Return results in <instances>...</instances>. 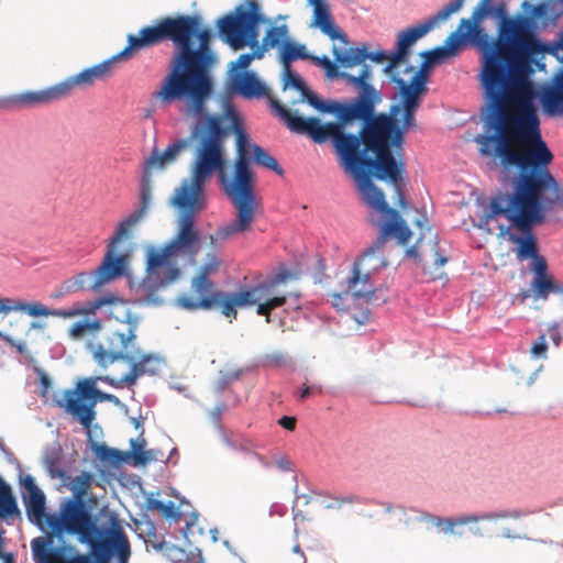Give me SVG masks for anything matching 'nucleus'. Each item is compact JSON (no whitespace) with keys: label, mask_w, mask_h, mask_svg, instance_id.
<instances>
[{"label":"nucleus","mask_w":563,"mask_h":563,"mask_svg":"<svg viewBox=\"0 0 563 563\" xmlns=\"http://www.w3.org/2000/svg\"><path fill=\"white\" fill-rule=\"evenodd\" d=\"M542 52L536 25L499 26L497 40L483 52L484 132L474 139L483 157L518 170L511 192L490 199L479 227L505 217L517 231L509 233L517 260L532 263L543 257L533 228L549 212L563 209V187L549 169L554 156L542 137L537 92L528 78L532 58Z\"/></svg>","instance_id":"obj_1"},{"label":"nucleus","mask_w":563,"mask_h":563,"mask_svg":"<svg viewBox=\"0 0 563 563\" xmlns=\"http://www.w3.org/2000/svg\"><path fill=\"white\" fill-rule=\"evenodd\" d=\"M210 41L211 31L201 27V19H178V100L186 103L187 114L197 119L191 130L196 145L190 173L178 185V257H187L191 263H196L202 244L195 222L207 208L206 186L213 174L236 209L235 219L218 229L217 239L228 240L249 232L258 207L244 134L238 131L239 157L229 176L224 147L229 130L223 128L222 117L207 112L206 104L213 91L214 55Z\"/></svg>","instance_id":"obj_2"},{"label":"nucleus","mask_w":563,"mask_h":563,"mask_svg":"<svg viewBox=\"0 0 563 563\" xmlns=\"http://www.w3.org/2000/svg\"><path fill=\"white\" fill-rule=\"evenodd\" d=\"M351 80L364 86V91L352 99L353 114L349 124L354 120H361L363 126L358 134L346 133L341 130L333 147L339 156L340 164L351 174L360 191L361 199H376V203H383L385 195L373 183V177L378 180H387L398 195L397 205L405 209L407 202L401 192L405 164L401 158L404 129H399L396 114L400 106H393L390 113L375 114V107L380 102L379 92L368 82L371 69L364 66L358 78Z\"/></svg>","instance_id":"obj_3"},{"label":"nucleus","mask_w":563,"mask_h":563,"mask_svg":"<svg viewBox=\"0 0 563 563\" xmlns=\"http://www.w3.org/2000/svg\"><path fill=\"white\" fill-rule=\"evenodd\" d=\"M295 277L288 269L282 268L256 286L224 291L218 289L210 278L194 276L190 290L178 297V306L189 311L217 310L230 323L236 320L239 309L256 306V313L271 322L272 311L287 301V295L277 291V287Z\"/></svg>","instance_id":"obj_4"},{"label":"nucleus","mask_w":563,"mask_h":563,"mask_svg":"<svg viewBox=\"0 0 563 563\" xmlns=\"http://www.w3.org/2000/svg\"><path fill=\"white\" fill-rule=\"evenodd\" d=\"M176 161V141H170L164 150L154 146L147 157L144 158L141 168L140 178V206L131 212L125 219L118 223V227L110 238L106 254L100 265L93 271V280L90 287L100 289L117 278L125 275L130 265V254L120 253L119 245L123 241L130 240L133 230L145 218L151 199L152 184L167 172Z\"/></svg>","instance_id":"obj_5"},{"label":"nucleus","mask_w":563,"mask_h":563,"mask_svg":"<svg viewBox=\"0 0 563 563\" xmlns=\"http://www.w3.org/2000/svg\"><path fill=\"white\" fill-rule=\"evenodd\" d=\"M301 93L311 107L321 112L334 114L336 121L322 123L320 119L314 117L303 118L297 115L285 106L280 104L278 100L269 97L271 107L290 131L297 134L308 135L317 144L331 141L333 145L341 130H346L349 126V119L354 111L351 110L352 100L349 102L322 101L317 93L309 90L307 87L301 90Z\"/></svg>","instance_id":"obj_6"},{"label":"nucleus","mask_w":563,"mask_h":563,"mask_svg":"<svg viewBox=\"0 0 563 563\" xmlns=\"http://www.w3.org/2000/svg\"><path fill=\"white\" fill-rule=\"evenodd\" d=\"M35 563H128L131 548L124 531L112 530L108 538L82 554L70 545L53 544L52 537H37L31 541Z\"/></svg>","instance_id":"obj_7"},{"label":"nucleus","mask_w":563,"mask_h":563,"mask_svg":"<svg viewBox=\"0 0 563 563\" xmlns=\"http://www.w3.org/2000/svg\"><path fill=\"white\" fill-rule=\"evenodd\" d=\"M144 277L139 282L130 280L131 288L139 301L146 305H159V292L176 279V238L164 245L144 247Z\"/></svg>","instance_id":"obj_8"},{"label":"nucleus","mask_w":563,"mask_h":563,"mask_svg":"<svg viewBox=\"0 0 563 563\" xmlns=\"http://www.w3.org/2000/svg\"><path fill=\"white\" fill-rule=\"evenodd\" d=\"M362 201L383 217V221H377L374 218L369 219L372 224L379 229V234L353 264L362 273L365 272V275L373 276L388 264L384 257V246L388 238H395L398 244L406 245L411 238V231L399 212L390 208L386 200H383L382 205L376 203V199L367 198L362 199Z\"/></svg>","instance_id":"obj_9"},{"label":"nucleus","mask_w":563,"mask_h":563,"mask_svg":"<svg viewBox=\"0 0 563 563\" xmlns=\"http://www.w3.org/2000/svg\"><path fill=\"white\" fill-rule=\"evenodd\" d=\"M49 528L56 532H67L78 537V541L90 547L102 542L108 538L110 531H124L115 516L110 517V527L100 529L81 499H66L58 516L47 518Z\"/></svg>","instance_id":"obj_10"},{"label":"nucleus","mask_w":563,"mask_h":563,"mask_svg":"<svg viewBox=\"0 0 563 563\" xmlns=\"http://www.w3.org/2000/svg\"><path fill=\"white\" fill-rule=\"evenodd\" d=\"M264 21V16L260 12V5L256 1L251 0L246 5L241 4L235 10L217 22L219 34L234 49H241L245 46L254 48L253 59L262 58L264 53L269 48L258 45V24Z\"/></svg>","instance_id":"obj_11"},{"label":"nucleus","mask_w":563,"mask_h":563,"mask_svg":"<svg viewBox=\"0 0 563 563\" xmlns=\"http://www.w3.org/2000/svg\"><path fill=\"white\" fill-rule=\"evenodd\" d=\"M492 12L493 0H479L472 12V18L462 19L459 29L446 37L443 46L421 53L423 58L422 69L456 56L466 37L478 34L481 32L479 23Z\"/></svg>","instance_id":"obj_12"},{"label":"nucleus","mask_w":563,"mask_h":563,"mask_svg":"<svg viewBox=\"0 0 563 563\" xmlns=\"http://www.w3.org/2000/svg\"><path fill=\"white\" fill-rule=\"evenodd\" d=\"M95 379H84L77 384L76 389H65L60 398L55 397L58 407L78 419L84 428H90L95 417V406L98 399H104L107 395L96 388Z\"/></svg>","instance_id":"obj_13"},{"label":"nucleus","mask_w":563,"mask_h":563,"mask_svg":"<svg viewBox=\"0 0 563 563\" xmlns=\"http://www.w3.org/2000/svg\"><path fill=\"white\" fill-rule=\"evenodd\" d=\"M178 531L184 539V544L178 545V562L203 563L200 544L205 537V531L199 523V514L189 501L179 496Z\"/></svg>","instance_id":"obj_14"},{"label":"nucleus","mask_w":563,"mask_h":563,"mask_svg":"<svg viewBox=\"0 0 563 563\" xmlns=\"http://www.w3.org/2000/svg\"><path fill=\"white\" fill-rule=\"evenodd\" d=\"M47 324L42 321L27 322L22 316L8 319L0 329V340L16 352H26L40 341L48 339Z\"/></svg>","instance_id":"obj_15"},{"label":"nucleus","mask_w":563,"mask_h":563,"mask_svg":"<svg viewBox=\"0 0 563 563\" xmlns=\"http://www.w3.org/2000/svg\"><path fill=\"white\" fill-rule=\"evenodd\" d=\"M165 41L176 43V16H167L155 25L142 27L137 35H128V45L118 53V57L130 59L134 52L155 46Z\"/></svg>","instance_id":"obj_16"},{"label":"nucleus","mask_w":563,"mask_h":563,"mask_svg":"<svg viewBox=\"0 0 563 563\" xmlns=\"http://www.w3.org/2000/svg\"><path fill=\"white\" fill-rule=\"evenodd\" d=\"M416 227L420 229V236L416 243L407 250V255L413 257L423 266L442 267L448 257L444 256L439 247L438 234L428 225V219L423 216L416 221Z\"/></svg>","instance_id":"obj_17"},{"label":"nucleus","mask_w":563,"mask_h":563,"mask_svg":"<svg viewBox=\"0 0 563 563\" xmlns=\"http://www.w3.org/2000/svg\"><path fill=\"white\" fill-rule=\"evenodd\" d=\"M442 14L441 8L434 15L430 16L423 23L408 27L398 34L397 51L390 54L389 63L384 68L385 74L391 75L394 68H396L400 62L407 59L409 48L412 44L430 32L438 23L443 22L451 16Z\"/></svg>","instance_id":"obj_18"},{"label":"nucleus","mask_w":563,"mask_h":563,"mask_svg":"<svg viewBox=\"0 0 563 563\" xmlns=\"http://www.w3.org/2000/svg\"><path fill=\"white\" fill-rule=\"evenodd\" d=\"M399 89V93L402 98V125L399 129H404V134L416 125L415 113L420 106V95L426 91V78L422 70L415 71L410 81L407 82L402 78L393 77Z\"/></svg>","instance_id":"obj_19"},{"label":"nucleus","mask_w":563,"mask_h":563,"mask_svg":"<svg viewBox=\"0 0 563 563\" xmlns=\"http://www.w3.org/2000/svg\"><path fill=\"white\" fill-rule=\"evenodd\" d=\"M119 60H124V58L118 57V54H115L100 64L86 68L74 76L67 77L65 80L59 82L64 97H68L78 88L91 87L96 81L107 79L112 75L113 66Z\"/></svg>","instance_id":"obj_20"},{"label":"nucleus","mask_w":563,"mask_h":563,"mask_svg":"<svg viewBox=\"0 0 563 563\" xmlns=\"http://www.w3.org/2000/svg\"><path fill=\"white\" fill-rule=\"evenodd\" d=\"M518 511H499L489 512L484 515H463L456 518H441L428 512H421L420 519L427 522H431L438 528H443L445 533L462 536V532H456L455 527L475 523L481 520H498L506 518H519Z\"/></svg>","instance_id":"obj_21"},{"label":"nucleus","mask_w":563,"mask_h":563,"mask_svg":"<svg viewBox=\"0 0 563 563\" xmlns=\"http://www.w3.org/2000/svg\"><path fill=\"white\" fill-rule=\"evenodd\" d=\"M97 362L100 364H114V363H125L130 365L129 372L125 374L118 376V377H111V376H104L100 377L101 380L110 384L114 387H123V386H131L133 385L137 377L142 375L144 369V362L150 361L151 354H143L144 358L140 363H134L132 357H129V354H93Z\"/></svg>","instance_id":"obj_22"},{"label":"nucleus","mask_w":563,"mask_h":563,"mask_svg":"<svg viewBox=\"0 0 563 563\" xmlns=\"http://www.w3.org/2000/svg\"><path fill=\"white\" fill-rule=\"evenodd\" d=\"M102 322L100 319H85L75 322L68 330L67 335L74 342L84 343L88 352H109L100 338Z\"/></svg>","instance_id":"obj_23"},{"label":"nucleus","mask_w":563,"mask_h":563,"mask_svg":"<svg viewBox=\"0 0 563 563\" xmlns=\"http://www.w3.org/2000/svg\"><path fill=\"white\" fill-rule=\"evenodd\" d=\"M332 54L334 56L335 62L344 67V68H352L356 65H362L363 67L366 66L364 62L366 59H371L375 63H382L384 60L389 62L390 55H387L384 52H375V53H368L367 46L363 44L361 47H349L341 49L336 46H333Z\"/></svg>","instance_id":"obj_24"},{"label":"nucleus","mask_w":563,"mask_h":563,"mask_svg":"<svg viewBox=\"0 0 563 563\" xmlns=\"http://www.w3.org/2000/svg\"><path fill=\"white\" fill-rule=\"evenodd\" d=\"M64 98L63 89L58 82L43 90L13 95L9 98V103L14 107L33 108L48 104Z\"/></svg>","instance_id":"obj_25"},{"label":"nucleus","mask_w":563,"mask_h":563,"mask_svg":"<svg viewBox=\"0 0 563 563\" xmlns=\"http://www.w3.org/2000/svg\"><path fill=\"white\" fill-rule=\"evenodd\" d=\"M311 5L313 7L311 25L320 29V31L331 40H340V42L346 46L349 44L347 36L333 21L328 2L325 0H319Z\"/></svg>","instance_id":"obj_26"},{"label":"nucleus","mask_w":563,"mask_h":563,"mask_svg":"<svg viewBox=\"0 0 563 563\" xmlns=\"http://www.w3.org/2000/svg\"><path fill=\"white\" fill-rule=\"evenodd\" d=\"M344 295L355 299L364 298L367 302L375 297V289L372 283V275L366 274L353 265L351 275L346 278Z\"/></svg>","instance_id":"obj_27"},{"label":"nucleus","mask_w":563,"mask_h":563,"mask_svg":"<svg viewBox=\"0 0 563 563\" xmlns=\"http://www.w3.org/2000/svg\"><path fill=\"white\" fill-rule=\"evenodd\" d=\"M23 486L27 492V498L24 499L27 517L40 525L45 518V495L30 475L24 477Z\"/></svg>","instance_id":"obj_28"},{"label":"nucleus","mask_w":563,"mask_h":563,"mask_svg":"<svg viewBox=\"0 0 563 563\" xmlns=\"http://www.w3.org/2000/svg\"><path fill=\"white\" fill-rule=\"evenodd\" d=\"M233 128H234L235 135H239L238 131H240L245 136L244 147L246 151V157H247L249 164H250V148H251L252 153H253V159L257 165H261L267 169H271L279 176L284 175V169L280 167L278 162L269 153H267L263 147H261L256 144H253V145L250 144L247 134L244 132L243 128L240 125V123L238 122L236 119L233 120ZM236 140H239V136H236ZM236 142H239V141H236ZM236 144H239V143H236ZM236 151L239 152V145H236ZM236 157H239V154L236 155ZM236 159L238 158H235V161ZM249 169L251 170L250 167H249Z\"/></svg>","instance_id":"obj_29"},{"label":"nucleus","mask_w":563,"mask_h":563,"mask_svg":"<svg viewBox=\"0 0 563 563\" xmlns=\"http://www.w3.org/2000/svg\"><path fill=\"white\" fill-rule=\"evenodd\" d=\"M543 109L551 117H563V70L554 78L541 98Z\"/></svg>","instance_id":"obj_30"},{"label":"nucleus","mask_w":563,"mask_h":563,"mask_svg":"<svg viewBox=\"0 0 563 563\" xmlns=\"http://www.w3.org/2000/svg\"><path fill=\"white\" fill-rule=\"evenodd\" d=\"M93 280V271L90 274L84 272L76 274L65 279L54 291L51 292L49 298L57 300L65 296L85 290L91 289L90 284Z\"/></svg>","instance_id":"obj_31"},{"label":"nucleus","mask_w":563,"mask_h":563,"mask_svg":"<svg viewBox=\"0 0 563 563\" xmlns=\"http://www.w3.org/2000/svg\"><path fill=\"white\" fill-rule=\"evenodd\" d=\"M234 86L245 98L268 97V89L252 71L235 76Z\"/></svg>","instance_id":"obj_32"},{"label":"nucleus","mask_w":563,"mask_h":563,"mask_svg":"<svg viewBox=\"0 0 563 563\" xmlns=\"http://www.w3.org/2000/svg\"><path fill=\"white\" fill-rule=\"evenodd\" d=\"M161 104H169L176 100V52L173 53L169 63V71L161 88L153 93Z\"/></svg>","instance_id":"obj_33"},{"label":"nucleus","mask_w":563,"mask_h":563,"mask_svg":"<svg viewBox=\"0 0 563 563\" xmlns=\"http://www.w3.org/2000/svg\"><path fill=\"white\" fill-rule=\"evenodd\" d=\"M562 341L563 322H555L547 329V332L541 333L538 341L531 346L530 352H547L549 349H558Z\"/></svg>","instance_id":"obj_34"},{"label":"nucleus","mask_w":563,"mask_h":563,"mask_svg":"<svg viewBox=\"0 0 563 563\" xmlns=\"http://www.w3.org/2000/svg\"><path fill=\"white\" fill-rule=\"evenodd\" d=\"M545 355L547 354H522V356L517 361V365L512 366V368L522 379L531 383L541 371V360Z\"/></svg>","instance_id":"obj_35"},{"label":"nucleus","mask_w":563,"mask_h":563,"mask_svg":"<svg viewBox=\"0 0 563 563\" xmlns=\"http://www.w3.org/2000/svg\"><path fill=\"white\" fill-rule=\"evenodd\" d=\"M311 62L317 65V66H320L322 67L324 70H325V74H327V77L329 78H334V77H340L344 80H346L350 85L356 87L360 89V91H364V86L361 85V84H357L353 80H351L350 78H358V76H353L349 73H345V71H339L338 69V66L332 63L328 56L323 55V56H312L311 57Z\"/></svg>","instance_id":"obj_36"},{"label":"nucleus","mask_w":563,"mask_h":563,"mask_svg":"<svg viewBox=\"0 0 563 563\" xmlns=\"http://www.w3.org/2000/svg\"><path fill=\"white\" fill-rule=\"evenodd\" d=\"M19 508L10 485L0 477V518L19 515Z\"/></svg>","instance_id":"obj_37"},{"label":"nucleus","mask_w":563,"mask_h":563,"mask_svg":"<svg viewBox=\"0 0 563 563\" xmlns=\"http://www.w3.org/2000/svg\"><path fill=\"white\" fill-rule=\"evenodd\" d=\"M280 62L284 68H289L290 63L296 59H310L312 55L308 54L306 46L302 44H296L291 41L285 42L280 49Z\"/></svg>","instance_id":"obj_38"},{"label":"nucleus","mask_w":563,"mask_h":563,"mask_svg":"<svg viewBox=\"0 0 563 563\" xmlns=\"http://www.w3.org/2000/svg\"><path fill=\"white\" fill-rule=\"evenodd\" d=\"M62 452L59 449L52 450L45 454L44 467L52 478H58L67 482L69 476L67 472L60 466Z\"/></svg>","instance_id":"obj_39"},{"label":"nucleus","mask_w":563,"mask_h":563,"mask_svg":"<svg viewBox=\"0 0 563 563\" xmlns=\"http://www.w3.org/2000/svg\"><path fill=\"white\" fill-rule=\"evenodd\" d=\"M288 35L289 31L286 24L272 26L267 30L266 35L263 37V42L269 49L278 47L280 51L284 43L289 41Z\"/></svg>","instance_id":"obj_40"},{"label":"nucleus","mask_w":563,"mask_h":563,"mask_svg":"<svg viewBox=\"0 0 563 563\" xmlns=\"http://www.w3.org/2000/svg\"><path fill=\"white\" fill-rule=\"evenodd\" d=\"M93 476L89 472H81L70 482V489L74 493L73 499H81L90 489Z\"/></svg>","instance_id":"obj_41"},{"label":"nucleus","mask_w":563,"mask_h":563,"mask_svg":"<svg viewBox=\"0 0 563 563\" xmlns=\"http://www.w3.org/2000/svg\"><path fill=\"white\" fill-rule=\"evenodd\" d=\"M136 334L135 327H129L126 332H114L112 341H117L119 346L125 352H139V347L135 346Z\"/></svg>","instance_id":"obj_42"},{"label":"nucleus","mask_w":563,"mask_h":563,"mask_svg":"<svg viewBox=\"0 0 563 563\" xmlns=\"http://www.w3.org/2000/svg\"><path fill=\"white\" fill-rule=\"evenodd\" d=\"M533 298L537 299H547L550 294H561L563 295V283H560L553 278L550 280L541 282L540 286L532 290Z\"/></svg>","instance_id":"obj_43"},{"label":"nucleus","mask_w":563,"mask_h":563,"mask_svg":"<svg viewBox=\"0 0 563 563\" xmlns=\"http://www.w3.org/2000/svg\"><path fill=\"white\" fill-rule=\"evenodd\" d=\"M531 271L534 276L531 282V290L540 286L541 282L550 280L553 276L548 271V263L544 257L537 258L536 263L531 264Z\"/></svg>","instance_id":"obj_44"},{"label":"nucleus","mask_w":563,"mask_h":563,"mask_svg":"<svg viewBox=\"0 0 563 563\" xmlns=\"http://www.w3.org/2000/svg\"><path fill=\"white\" fill-rule=\"evenodd\" d=\"M229 444L235 451L252 453L254 457H256L262 463L266 464L264 457L255 452L256 444L253 440L240 437L231 440Z\"/></svg>","instance_id":"obj_45"},{"label":"nucleus","mask_w":563,"mask_h":563,"mask_svg":"<svg viewBox=\"0 0 563 563\" xmlns=\"http://www.w3.org/2000/svg\"><path fill=\"white\" fill-rule=\"evenodd\" d=\"M93 312L95 308H85L79 305H75L68 309H51V317L70 319L78 316H87Z\"/></svg>","instance_id":"obj_46"},{"label":"nucleus","mask_w":563,"mask_h":563,"mask_svg":"<svg viewBox=\"0 0 563 563\" xmlns=\"http://www.w3.org/2000/svg\"><path fill=\"white\" fill-rule=\"evenodd\" d=\"M99 457L111 464H120L125 461V453L107 445H100L98 450Z\"/></svg>","instance_id":"obj_47"},{"label":"nucleus","mask_w":563,"mask_h":563,"mask_svg":"<svg viewBox=\"0 0 563 563\" xmlns=\"http://www.w3.org/2000/svg\"><path fill=\"white\" fill-rule=\"evenodd\" d=\"M20 311L31 317H51V309L37 301H23Z\"/></svg>","instance_id":"obj_48"},{"label":"nucleus","mask_w":563,"mask_h":563,"mask_svg":"<svg viewBox=\"0 0 563 563\" xmlns=\"http://www.w3.org/2000/svg\"><path fill=\"white\" fill-rule=\"evenodd\" d=\"M147 508L161 512L166 518L176 517V511L173 501L165 504L164 501H161L158 499L150 498L147 500Z\"/></svg>","instance_id":"obj_49"},{"label":"nucleus","mask_w":563,"mask_h":563,"mask_svg":"<svg viewBox=\"0 0 563 563\" xmlns=\"http://www.w3.org/2000/svg\"><path fill=\"white\" fill-rule=\"evenodd\" d=\"M220 264L221 263L216 255L209 254L206 262L202 266H200L195 276H203L205 278H210L211 275L218 272Z\"/></svg>","instance_id":"obj_50"},{"label":"nucleus","mask_w":563,"mask_h":563,"mask_svg":"<svg viewBox=\"0 0 563 563\" xmlns=\"http://www.w3.org/2000/svg\"><path fill=\"white\" fill-rule=\"evenodd\" d=\"M23 300L9 297H0V313L8 314L12 311H20Z\"/></svg>","instance_id":"obj_51"},{"label":"nucleus","mask_w":563,"mask_h":563,"mask_svg":"<svg viewBox=\"0 0 563 563\" xmlns=\"http://www.w3.org/2000/svg\"><path fill=\"white\" fill-rule=\"evenodd\" d=\"M285 80L286 85H291L297 90L301 91L306 88V85L301 77L298 74L291 71L290 67L285 68Z\"/></svg>","instance_id":"obj_52"},{"label":"nucleus","mask_w":563,"mask_h":563,"mask_svg":"<svg viewBox=\"0 0 563 563\" xmlns=\"http://www.w3.org/2000/svg\"><path fill=\"white\" fill-rule=\"evenodd\" d=\"M131 446L133 451V457L136 464H145L148 462L150 457L147 453L143 450V444L137 443L135 440H131Z\"/></svg>","instance_id":"obj_53"},{"label":"nucleus","mask_w":563,"mask_h":563,"mask_svg":"<svg viewBox=\"0 0 563 563\" xmlns=\"http://www.w3.org/2000/svg\"><path fill=\"white\" fill-rule=\"evenodd\" d=\"M465 0H451L449 3L442 7V15H452L457 12Z\"/></svg>","instance_id":"obj_54"},{"label":"nucleus","mask_w":563,"mask_h":563,"mask_svg":"<svg viewBox=\"0 0 563 563\" xmlns=\"http://www.w3.org/2000/svg\"><path fill=\"white\" fill-rule=\"evenodd\" d=\"M253 60V55L246 53L241 54L234 62L233 67L239 69H246Z\"/></svg>","instance_id":"obj_55"},{"label":"nucleus","mask_w":563,"mask_h":563,"mask_svg":"<svg viewBox=\"0 0 563 563\" xmlns=\"http://www.w3.org/2000/svg\"><path fill=\"white\" fill-rule=\"evenodd\" d=\"M278 424L289 431H292L296 428V418L284 416L278 420Z\"/></svg>","instance_id":"obj_56"},{"label":"nucleus","mask_w":563,"mask_h":563,"mask_svg":"<svg viewBox=\"0 0 563 563\" xmlns=\"http://www.w3.org/2000/svg\"><path fill=\"white\" fill-rule=\"evenodd\" d=\"M331 298H332L331 303L335 309H338V310L345 309L343 294H332Z\"/></svg>","instance_id":"obj_57"},{"label":"nucleus","mask_w":563,"mask_h":563,"mask_svg":"<svg viewBox=\"0 0 563 563\" xmlns=\"http://www.w3.org/2000/svg\"><path fill=\"white\" fill-rule=\"evenodd\" d=\"M222 374V380L224 383H230L232 380H235L238 379L241 374H242V371L241 369H236V371H227V372H221Z\"/></svg>","instance_id":"obj_58"},{"label":"nucleus","mask_w":563,"mask_h":563,"mask_svg":"<svg viewBox=\"0 0 563 563\" xmlns=\"http://www.w3.org/2000/svg\"><path fill=\"white\" fill-rule=\"evenodd\" d=\"M553 53L563 62V31L558 43L553 47Z\"/></svg>","instance_id":"obj_59"},{"label":"nucleus","mask_w":563,"mask_h":563,"mask_svg":"<svg viewBox=\"0 0 563 563\" xmlns=\"http://www.w3.org/2000/svg\"><path fill=\"white\" fill-rule=\"evenodd\" d=\"M404 402H406L412 407H424L427 401H426V398L423 396H421L418 398L404 400Z\"/></svg>","instance_id":"obj_60"},{"label":"nucleus","mask_w":563,"mask_h":563,"mask_svg":"<svg viewBox=\"0 0 563 563\" xmlns=\"http://www.w3.org/2000/svg\"><path fill=\"white\" fill-rule=\"evenodd\" d=\"M276 463L278 468L282 471H289L291 467V462L285 456L278 459Z\"/></svg>","instance_id":"obj_61"},{"label":"nucleus","mask_w":563,"mask_h":563,"mask_svg":"<svg viewBox=\"0 0 563 563\" xmlns=\"http://www.w3.org/2000/svg\"><path fill=\"white\" fill-rule=\"evenodd\" d=\"M503 537L507 539H520L522 536L520 532L507 528L503 531Z\"/></svg>","instance_id":"obj_62"},{"label":"nucleus","mask_w":563,"mask_h":563,"mask_svg":"<svg viewBox=\"0 0 563 563\" xmlns=\"http://www.w3.org/2000/svg\"><path fill=\"white\" fill-rule=\"evenodd\" d=\"M225 410V405L224 404H219L217 405L213 410H212V417L216 419V420H219L222 412Z\"/></svg>","instance_id":"obj_63"},{"label":"nucleus","mask_w":563,"mask_h":563,"mask_svg":"<svg viewBox=\"0 0 563 563\" xmlns=\"http://www.w3.org/2000/svg\"><path fill=\"white\" fill-rule=\"evenodd\" d=\"M0 559L3 561V563H15L14 555L12 553H1Z\"/></svg>","instance_id":"obj_64"}]
</instances>
